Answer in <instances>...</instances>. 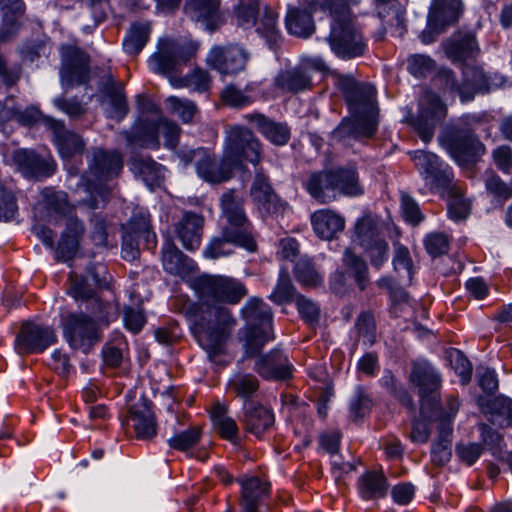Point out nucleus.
Returning a JSON list of instances; mask_svg holds the SVG:
<instances>
[{
  "label": "nucleus",
  "instance_id": "1",
  "mask_svg": "<svg viewBox=\"0 0 512 512\" xmlns=\"http://www.w3.org/2000/svg\"><path fill=\"white\" fill-rule=\"evenodd\" d=\"M199 297L193 320V334L211 362L223 365L225 344L237 320L230 309L221 304H237L246 296L245 286L238 280L220 275H202L193 281Z\"/></svg>",
  "mask_w": 512,
  "mask_h": 512
},
{
  "label": "nucleus",
  "instance_id": "2",
  "mask_svg": "<svg viewBox=\"0 0 512 512\" xmlns=\"http://www.w3.org/2000/svg\"><path fill=\"white\" fill-rule=\"evenodd\" d=\"M311 8L329 11L331 25L327 40L337 57L350 60L365 54L367 42L362 26L345 0H312Z\"/></svg>",
  "mask_w": 512,
  "mask_h": 512
},
{
  "label": "nucleus",
  "instance_id": "3",
  "mask_svg": "<svg viewBox=\"0 0 512 512\" xmlns=\"http://www.w3.org/2000/svg\"><path fill=\"white\" fill-rule=\"evenodd\" d=\"M123 168V159L118 151L93 149L88 160V173L82 177V185L88 193L83 200L90 209L104 207L109 200L112 187L109 181L118 177Z\"/></svg>",
  "mask_w": 512,
  "mask_h": 512
},
{
  "label": "nucleus",
  "instance_id": "4",
  "mask_svg": "<svg viewBox=\"0 0 512 512\" xmlns=\"http://www.w3.org/2000/svg\"><path fill=\"white\" fill-rule=\"evenodd\" d=\"M440 146L459 166L475 164L485 154V145L464 118L446 125L438 137Z\"/></svg>",
  "mask_w": 512,
  "mask_h": 512
},
{
  "label": "nucleus",
  "instance_id": "5",
  "mask_svg": "<svg viewBox=\"0 0 512 512\" xmlns=\"http://www.w3.org/2000/svg\"><path fill=\"white\" fill-rule=\"evenodd\" d=\"M242 316L247 323L245 337V356L252 358L264 345L274 339L272 329V311L259 298H251L242 308Z\"/></svg>",
  "mask_w": 512,
  "mask_h": 512
},
{
  "label": "nucleus",
  "instance_id": "6",
  "mask_svg": "<svg viewBox=\"0 0 512 512\" xmlns=\"http://www.w3.org/2000/svg\"><path fill=\"white\" fill-rule=\"evenodd\" d=\"M425 187L429 192L444 196L454 185L462 183L454 179V171L438 155L417 150L411 154Z\"/></svg>",
  "mask_w": 512,
  "mask_h": 512
},
{
  "label": "nucleus",
  "instance_id": "7",
  "mask_svg": "<svg viewBox=\"0 0 512 512\" xmlns=\"http://www.w3.org/2000/svg\"><path fill=\"white\" fill-rule=\"evenodd\" d=\"M61 326L69 347L84 354H88L103 338L102 329L83 311L70 312L63 316Z\"/></svg>",
  "mask_w": 512,
  "mask_h": 512
},
{
  "label": "nucleus",
  "instance_id": "8",
  "mask_svg": "<svg viewBox=\"0 0 512 512\" xmlns=\"http://www.w3.org/2000/svg\"><path fill=\"white\" fill-rule=\"evenodd\" d=\"M198 48L199 45L192 41L163 39L150 57L149 66L153 72L168 76L180 71L195 56Z\"/></svg>",
  "mask_w": 512,
  "mask_h": 512
},
{
  "label": "nucleus",
  "instance_id": "9",
  "mask_svg": "<svg viewBox=\"0 0 512 512\" xmlns=\"http://www.w3.org/2000/svg\"><path fill=\"white\" fill-rule=\"evenodd\" d=\"M181 160L186 164L195 165L197 175L207 183L220 184L232 178L234 166L225 153L218 159L209 149L199 147L181 151Z\"/></svg>",
  "mask_w": 512,
  "mask_h": 512
},
{
  "label": "nucleus",
  "instance_id": "10",
  "mask_svg": "<svg viewBox=\"0 0 512 512\" xmlns=\"http://www.w3.org/2000/svg\"><path fill=\"white\" fill-rule=\"evenodd\" d=\"M224 153L234 168L244 162L257 166L262 160V144L248 128L234 126L227 132Z\"/></svg>",
  "mask_w": 512,
  "mask_h": 512
},
{
  "label": "nucleus",
  "instance_id": "11",
  "mask_svg": "<svg viewBox=\"0 0 512 512\" xmlns=\"http://www.w3.org/2000/svg\"><path fill=\"white\" fill-rule=\"evenodd\" d=\"M447 107L433 92L424 93L418 100L417 114L409 112L405 116V123L411 126L420 139L428 143L434 135L438 122L446 117Z\"/></svg>",
  "mask_w": 512,
  "mask_h": 512
},
{
  "label": "nucleus",
  "instance_id": "12",
  "mask_svg": "<svg viewBox=\"0 0 512 512\" xmlns=\"http://www.w3.org/2000/svg\"><path fill=\"white\" fill-rule=\"evenodd\" d=\"M410 381L419 388L420 410L424 417L433 418L441 410L448 411L447 404L446 408L439 406L441 378L430 364L427 362L413 364Z\"/></svg>",
  "mask_w": 512,
  "mask_h": 512
},
{
  "label": "nucleus",
  "instance_id": "13",
  "mask_svg": "<svg viewBox=\"0 0 512 512\" xmlns=\"http://www.w3.org/2000/svg\"><path fill=\"white\" fill-rule=\"evenodd\" d=\"M353 242L364 249L374 268L379 269L388 260L389 245L381 234L378 222L371 216L357 220Z\"/></svg>",
  "mask_w": 512,
  "mask_h": 512
},
{
  "label": "nucleus",
  "instance_id": "14",
  "mask_svg": "<svg viewBox=\"0 0 512 512\" xmlns=\"http://www.w3.org/2000/svg\"><path fill=\"white\" fill-rule=\"evenodd\" d=\"M448 411L441 410L436 417L430 418L438 422V436L431 447V461L436 466L446 465L452 456L453 420L459 410L460 401L457 396L447 397Z\"/></svg>",
  "mask_w": 512,
  "mask_h": 512
},
{
  "label": "nucleus",
  "instance_id": "15",
  "mask_svg": "<svg viewBox=\"0 0 512 512\" xmlns=\"http://www.w3.org/2000/svg\"><path fill=\"white\" fill-rule=\"evenodd\" d=\"M337 85L351 113H378L376 90L372 85L358 82L349 75L339 76Z\"/></svg>",
  "mask_w": 512,
  "mask_h": 512
},
{
  "label": "nucleus",
  "instance_id": "16",
  "mask_svg": "<svg viewBox=\"0 0 512 512\" xmlns=\"http://www.w3.org/2000/svg\"><path fill=\"white\" fill-rule=\"evenodd\" d=\"M249 53L238 44L215 45L206 56V64L222 75H235L243 71Z\"/></svg>",
  "mask_w": 512,
  "mask_h": 512
},
{
  "label": "nucleus",
  "instance_id": "17",
  "mask_svg": "<svg viewBox=\"0 0 512 512\" xmlns=\"http://www.w3.org/2000/svg\"><path fill=\"white\" fill-rule=\"evenodd\" d=\"M60 78L65 89L87 84L90 80L89 56L77 47H64L61 54Z\"/></svg>",
  "mask_w": 512,
  "mask_h": 512
},
{
  "label": "nucleus",
  "instance_id": "18",
  "mask_svg": "<svg viewBox=\"0 0 512 512\" xmlns=\"http://www.w3.org/2000/svg\"><path fill=\"white\" fill-rule=\"evenodd\" d=\"M56 341L57 335L52 327L24 322L15 339V350L19 355L42 353Z\"/></svg>",
  "mask_w": 512,
  "mask_h": 512
},
{
  "label": "nucleus",
  "instance_id": "19",
  "mask_svg": "<svg viewBox=\"0 0 512 512\" xmlns=\"http://www.w3.org/2000/svg\"><path fill=\"white\" fill-rule=\"evenodd\" d=\"M250 195L264 218L272 217L277 219L283 216L288 208L287 202L283 201L275 193L262 169H256Z\"/></svg>",
  "mask_w": 512,
  "mask_h": 512
},
{
  "label": "nucleus",
  "instance_id": "20",
  "mask_svg": "<svg viewBox=\"0 0 512 512\" xmlns=\"http://www.w3.org/2000/svg\"><path fill=\"white\" fill-rule=\"evenodd\" d=\"M503 83L504 77L499 74L486 73L480 66L463 64L461 100L470 101L476 94L489 93L501 87Z\"/></svg>",
  "mask_w": 512,
  "mask_h": 512
},
{
  "label": "nucleus",
  "instance_id": "21",
  "mask_svg": "<svg viewBox=\"0 0 512 512\" xmlns=\"http://www.w3.org/2000/svg\"><path fill=\"white\" fill-rule=\"evenodd\" d=\"M351 119H343L333 131L338 140L366 141L375 136L378 129V113H351Z\"/></svg>",
  "mask_w": 512,
  "mask_h": 512
},
{
  "label": "nucleus",
  "instance_id": "22",
  "mask_svg": "<svg viewBox=\"0 0 512 512\" xmlns=\"http://www.w3.org/2000/svg\"><path fill=\"white\" fill-rule=\"evenodd\" d=\"M253 370L265 380H287L292 377L293 365L288 356L274 348L268 353L256 354Z\"/></svg>",
  "mask_w": 512,
  "mask_h": 512
},
{
  "label": "nucleus",
  "instance_id": "23",
  "mask_svg": "<svg viewBox=\"0 0 512 512\" xmlns=\"http://www.w3.org/2000/svg\"><path fill=\"white\" fill-rule=\"evenodd\" d=\"M184 13L193 21L201 23L210 32L226 22V13L221 9V0H186Z\"/></svg>",
  "mask_w": 512,
  "mask_h": 512
},
{
  "label": "nucleus",
  "instance_id": "24",
  "mask_svg": "<svg viewBox=\"0 0 512 512\" xmlns=\"http://www.w3.org/2000/svg\"><path fill=\"white\" fill-rule=\"evenodd\" d=\"M12 160L17 170L29 179L47 178L55 172L54 161L42 157L32 149L21 148L15 150Z\"/></svg>",
  "mask_w": 512,
  "mask_h": 512
},
{
  "label": "nucleus",
  "instance_id": "25",
  "mask_svg": "<svg viewBox=\"0 0 512 512\" xmlns=\"http://www.w3.org/2000/svg\"><path fill=\"white\" fill-rule=\"evenodd\" d=\"M85 233L83 222L77 217H69L54 249V258L58 262L68 263L76 256L80 241Z\"/></svg>",
  "mask_w": 512,
  "mask_h": 512
},
{
  "label": "nucleus",
  "instance_id": "26",
  "mask_svg": "<svg viewBox=\"0 0 512 512\" xmlns=\"http://www.w3.org/2000/svg\"><path fill=\"white\" fill-rule=\"evenodd\" d=\"M152 408L153 403L143 396L129 409V419L139 439H151L157 434V423Z\"/></svg>",
  "mask_w": 512,
  "mask_h": 512
},
{
  "label": "nucleus",
  "instance_id": "27",
  "mask_svg": "<svg viewBox=\"0 0 512 512\" xmlns=\"http://www.w3.org/2000/svg\"><path fill=\"white\" fill-rule=\"evenodd\" d=\"M244 119L276 146L286 145L291 138V129L285 122L274 121L258 112L246 114Z\"/></svg>",
  "mask_w": 512,
  "mask_h": 512
},
{
  "label": "nucleus",
  "instance_id": "28",
  "mask_svg": "<svg viewBox=\"0 0 512 512\" xmlns=\"http://www.w3.org/2000/svg\"><path fill=\"white\" fill-rule=\"evenodd\" d=\"M46 124L53 133L54 142L62 158L70 159L83 153L85 149L83 138L79 134L67 130L64 122L48 118Z\"/></svg>",
  "mask_w": 512,
  "mask_h": 512
},
{
  "label": "nucleus",
  "instance_id": "29",
  "mask_svg": "<svg viewBox=\"0 0 512 512\" xmlns=\"http://www.w3.org/2000/svg\"><path fill=\"white\" fill-rule=\"evenodd\" d=\"M203 226L204 218L193 212H185L175 223V233L186 250L195 251L200 247Z\"/></svg>",
  "mask_w": 512,
  "mask_h": 512
},
{
  "label": "nucleus",
  "instance_id": "30",
  "mask_svg": "<svg viewBox=\"0 0 512 512\" xmlns=\"http://www.w3.org/2000/svg\"><path fill=\"white\" fill-rule=\"evenodd\" d=\"M335 201L340 197H359L364 194L355 165L332 167Z\"/></svg>",
  "mask_w": 512,
  "mask_h": 512
},
{
  "label": "nucleus",
  "instance_id": "31",
  "mask_svg": "<svg viewBox=\"0 0 512 512\" xmlns=\"http://www.w3.org/2000/svg\"><path fill=\"white\" fill-rule=\"evenodd\" d=\"M443 49L452 62L461 63L475 58L480 51L475 35L470 32L454 33L443 43Z\"/></svg>",
  "mask_w": 512,
  "mask_h": 512
},
{
  "label": "nucleus",
  "instance_id": "32",
  "mask_svg": "<svg viewBox=\"0 0 512 512\" xmlns=\"http://www.w3.org/2000/svg\"><path fill=\"white\" fill-rule=\"evenodd\" d=\"M242 423L245 430L260 438L274 424V414L260 403H244Z\"/></svg>",
  "mask_w": 512,
  "mask_h": 512
},
{
  "label": "nucleus",
  "instance_id": "33",
  "mask_svg": "<svg viewBox=\"0 0 512 512\" xmlns=\"http://www.w3.org/2000/svg\"><path fill=\"white\" fill-rule=\"evenodd\" d=\"M238 482L241 484V512H260V503L270 494V483L256 476L238 479Z\"/></svg>",
  "mask_w": 512,
  "mask_h": 512
},
{
  "label": "nucleus",
  "instance_id": "34",
  "mask_svg": "<svg viewBox=\"0 0 512 512\" xmlns=\"http://www.w3.org/2000/svg\"><path fill=\"white\" fill-rule=\"evenodd\" d=\"M314 233L322 240H333L345 228V219L332 209H319L311 214Z\"/></svg>",
  "mask_w": 512,
  "mask_h": 512
},
{
  "label": "nucleus",
  "instance_id": "35",
  "mask_svg": "<svg viewBox=\"0 0 512 512\" xmlns=\"http://www.w3.org/2000/svg\"><path fill=\"white\" fill-rule=\"evenodd\" d=\"M164 270L174 276L185 278L194 273L195 262L185 255L173 241L167 240L161 250Z\"/></svg>",
  "mask_w": 512,
  "mask_h": 512
},
{
  "label": "nucleus",
  "instance_id": "36",
  "mask_svg": "<svg viewBox=\"0 0 512 512\" xmlns=\"http://www.w3.org/2000/svg\"><path fill=\"white\" fill-rule=\"evenodd\" d=\"M308 194L319 204H329L335 201L332 167L314 171L304 181Z\"/></svg>",
  "mask_w": 512,
  "mask_h": 512
},
{
  "label": "nucleus",
  "instance_id": "37",
  "mask_svg": "<svg viewBox=\"0 0 512 512\" xmlns=\"http://www.w3.org/2000/svg\"><path fill=\"white\" fill-rule=\"evenodd\" d=\"M221 232L234 246L243 248L248 252H255L258 248L254 226L248 217L226 221V225L222 227Z\"/></svg>",
  "mask_w": 512,
  "mask_h": 512
},
{
  "label": "nucleus",
  "instance_id": "38",
  "mask_svg": "<svg viewBox=\"0 0 512 512\" xmlns=\"http://www.w3.org/2000/svg\"><path fill=\"white\" fill-rule=\"evenodd\" d=\"M130 170L148 187L160 186L164 179L165 168L149 155L135 154L129 161Z\"/></svg>",
  "mask_w": 512,
  "mask_h": 512
},
{
  "label": "nucleus",
  "instance_id": "39",
  "mask_svg": "<svg viewBox=\"0 0 512 512\" xmlns=\"http://www.w3.org/2000/svg\"><path fill=\"white\" fill-rule=\"evenodd\" d=\"M126 140L129 145L158 149L160 146L158 117L140 118L131 131L126 133Z\"/></svg>",
  "mask_w": 512,
  "mask_h": 512
},
{
  "label": "nucleus",
  "instance_id": "40",
  "mask_svg": "<svg viewBox=\"0 0 512 512\" xmlns=\"http://www.w3.org/2000/svg\"><path fill=\"white\" fill-rule=\"evenodd\" d=\"M463 13L462 0H433L429 11V25L444 29L455 24Z\"/></svg>",
  "mask_w": 512,
  "mask_h": 512
},
{
  "label": "nucleus",
  "instance_id": "41",
  "mask_svg": "<svg viewBox=\"0 0 512 512\" xmlns=\"http://www.w3.org/2000/svg\"><path fill=\"white\" fill-rule=\"evenodd\" d=\"M357 489L363 500L383 499L388 494V479L382 471H366L358 478Z\"/></svg>",
  "mask_w": 512,
  "mask_h": 512
},
{
  "label": "nucleus",
  "instance_id": "42",
  "mask_svg": "<svg viewBox=\"0 0 512 512\" xmlns=\"http://www.w3.org/2000/svg\"><path fill=\"white\" fill-rule=\"evenodd\" d=\"M81 311L90 316L102 330L119 316L118 306L113 302L103 300L98 294L89 302L84 303Z\"/></svg>",
  "mask_w": 512,
  "mask_h": 512
},
{
  "label": "nucleus",
  "instance_id": "43",
  "mask_svg": "<svg viewBox=\"0 0 512 512\" xmlns=\"http://www.w3.org/2000/svg\"><path fill=\"white\" fill-rule=\"evenodd\" d=\"M275 86L284 93H299L312 87L311 77L303 67H294L278 73Z\"/></svg>",
  "mask_w": 512,
  "mask_h": 512
},
{
  "label": "nucleus",
  "instance_id": "44",
  "mask_svg": "<svg viewBox=\"0 0 512 512\" xmlns=\"http://www.w3.org/2000/svg\"><path fill=\"white\" fill-rule=\"evenodd\" d=\"M228 407L220 402L215 403L210 411L214 427L222 439L233 444L239 443V428L236 421L227 416Z\"/></svg>",
  "mask_w": 512,
  "mask_h": 512
},
{
  "label": "nucleus",
  "instance_id": "45",
  "mask_svg": "<svg viewBox=\"0 0 512 512\" xmlns=\"http://www.w3.org/2000/svg\"><path fill=\"white\" fill-rule=\"evenodd\" d=\"M259 387L260 382L252 373H235L227 382V391L241 398L245 403L257 396Z\"/></svg>",
  "mask_w": 512,
  "mask_h": 512
},
{
  "label": "nucleus",
  "instance_id": "46",
  "mask_svg": "<svg viewBox=\"0 0 512 512\" xmlns=\"http://www.w3.org/2000/svg\"><path fill=\"white\" fill-rule=\"evenodd\" d=\"M103 93L108 98L109 109L108 117L116 121H121L126 117L129 111L126 96L123 92V86L110 78L103 89Z\"/></svg>",
  "mask_w": 512,
  "mask_h": 512
},
{
  "label": "nucleus",
  "instance_id": "47",
  "mask_svg": "<svg viewBox=\"0 0 512 512\" xmlns=\"http://www.w3.org/2000/svg\"><path fill=\"white\" fill-rule=\"evenodd\" d=\"M285 24L287 31L296 37L308 38L315 31L312 14L300 8H290L287 12Z\"/></svg>",
  "mask_w": 512,
  "mask_h": 512
},
{
  "label": "nucleus",
  "instance_id": "48",
  "mask_svg": "<svg viewBox=\"0 0 512 512\" xmlns=\"http://www.w3.org/2000/svg\"><path fill=\"white\" fill-rule=\"evenodd\" d=\"M466 186L464 183L454 185L444 196L447 197V212L454 221L465 220L471 209L470 201L465 197Z\"/></svg>",
  "mask_w": 512,
  "mask_h": 512
},
{
  "label": "nucleus",
  "instance_id": "49",
  "mask_svg": "<svg viewBox=\"0 0 512 512\" xmlns=\"http://www.w3.org/2000/svg\"><path fill=\"white\" fill-rule=\"evenodd\" d=\"M151 25L149 22H133L124 39L123 50L128 55H137L149 41Z\"/></svg>",
  "mask_w": 512,
  "mask_h": 512
},
{
  "label": "nucleus",
  "instance_id": "50",
  "mask_svg": "<svg viewBox=\"0 0 512 512\" xmlns=\"http://www.w3.org/2000/svg\"><path fill=\"white\" fill-rule=\"evenodd\" d=\"M278 13L269 6L263 8L256 31L266 40L271 49L281 42V34L277 25Z\"/></svg>",
  "mask_w": 512,
  "mask_h": 512
},
{
  "label": "nucleus",
  "instance_id": "51",
  "mask_svg": "<svg viewBox=\"0 0 512 512\" xmlns=\"http://www.w3.org/2000/svg\"><path fill=\"white\" fill-rule=\"evenodd\" d=\"M484 413L489 416L492 424L500 427L512 426V399L497 396L488 401Z\"/></svg>",
  "mask_w": 512,
  "mask_h": 512
},
{
  "label": "nucleus",
  "instance_id": "52",
  "mask_svg": "<svg viewBox=\"0 0 512 512\" xmlns=\"http://www.w3.org/2000/svg\"><path fill=\"white\" fill-rule=\"evenodd\" d=\"M484 183L487 194L497 205L503 206L512 197V181H503L495 171H486Z\"/></svg>",
  "mask_w": 512,
  "mask_h": 512
},
{
  "label": "nucleus",
  "instance_id": "53",
  "mask_svg": "<svg viewBox=\"0 0 512 512\" xmlns=\"http://www.w3.org/2000/svg\"><path fill=\"white\" fill-rule=\"evenodd\" d=\"M343 263L354 278L359 289L362 291L365 290L369 283V271L365 260L350 249H346L343 256Z\"/></svg>",
  "mask_w": 512,
  "mask_h": 512
},
{
  "label": "nucleus",
  "instance_id": "54",
  "mask_svg": "<svg viewBox=\"0 0 512 512\" xmlns=\"http://www.w3.org/2000/svg\"><path fill=\"white\" fill-rule=\"evenodd\" d=\"M220 206L226 221L239 220L247 217L244 210V199L234 189L224 192L220 198Z\"/></svg>",
  "mask_w": 512,
  "mask_h": 512
},
{
  "label": "nucleus",
  "instance_id": "55",
  "mask_svg": "<svg viewBox=\"0 0 512 512\" xmlns=\"http://www.w3.org/2000/svg\"><path fill=\"white\" fill-rule=\"evenodd\" d=\"M171 84L176 88L193 87L198 92H206L210 89L212 79L208 71L196 68L184 77H172Z\"/></svg>",
  "mask_w": 512,
  "mask_h": 512
},
{
  "label": "nucleus",
  "instance_id": "56",
  "mask_svg": "<svg viewBox=\"0 0 512 512\" xmlns=\"http://www.w3.org/2000/svg\"><path fill=\"white\" fill-rule=\"evenodd\" d=\"M146 109L158 117L159 135L161 134L165 138L164 145L170 149L175 148L178 144L180 127L176 123L163 118L160 108L154 103L148 102Z\"/></svg>",
  "mask_w": 512,
  "mask_h": 512
},
{
  "label": "nucleus",
  "instance_id": "57",
  "mask_svg": "<svg viewBox=\"0 0 512 512\" xmlns=\"http://www.w3.org/2000/svg\"><path fill=\"white\" fill-rule=\"evenodd\" d=\"M69 287L68 294L75 299L79 307L82 308L83 304L89 302L97 295L96 291L88 284L85 277L72 272L69 274Z\"/></svg>",
  "mask_w": 512,
  "mask_h": 512
},
{
  "label": "nucleus",
  "instance_id": "58",
  "mask_svg": "<svg viewBox=\"0 0 512 512\" xmlns=\"http://www.w3.org/2000/svg\"><path fill=\"white\" fill-rule=\"evenodd\" d=\"M234 9L238 26L251 28L257 24V15L260 11L259 0H237Z\"/></svg>",
  "mask_w": 512,
  "mask_h": 512
},
{
  "label": "nucleus",
  "instance_id": "59",
  "mask_svg": "<svg viewBox=\"0 0 512 512\" xmlns=\"http://www.w3.org/2000/svg\"><path fill=\"white\" fill-rule=\"evenodd\" d=\"M294 274L299 283L307 287H315L323 282V277L317 272L313 262L306 257L300 258L294 267Z\"/></svg>",
  "mask_w": 512,
  "mask_h": 512
},
{
  "label": "nucleus",
  "instance_id": "60",
  "mask_svg": "<svg viewBox=\"0 0 512 512\" xmlns=\"http://www.w3.org/2000/svg\"><path fill=\"white\" fill-rule=\"evenodd\" d=\"M295 287L290 279L288 272L281 269L278 277L277 284L270 295V299L278 304L290 303L295 301Z\"/></svg>",
  "mask_w": 512,
  "mask_h": 512
},
{
  "label": "nucleus",
  "instance_id": "61",
  "mask_svg": "<svg viewBox=\"0 0 512 512\" xmlns=\"http://www.w3.org/2000/svg\"><path fill=\"white\" fill-rule=\"evenodd\" d=\"M201 435L202 431L199 426H190L168 439V445L172 449L184 452L196 446L201 439Z\"/></svg>",
  "mask_w": 512,
  "mask_h": 512
},
{
  "label": "nucleus",
  "instance_id": "62",
  "mask_svg": "<svg viewBox=\"0 0 512 512\" xmlns=\"http://www.w3.org/2000/svg\"><path fill=\"white\" fill-rule=\"evenodd\" d=\"M380 384L402 405L413 409V399L407 390L397 381L390 370H385L380 379Z\"/></svg>",
  "mask_w": 512,
  "mask_h": 512
},
{
  "label": "nucleus",
  "instance_id": "63",
  "mask_svg": "<svg viewBox=\"0 0 512 512\" xmlns=\"http://www.w3.org/2000/svg\"><path fill=\"white\" fill-rule=\"evenodd\" d=\"M250 88L247 86L244 90L239 89L234 84H229L223 88L220 98L224 105L241 108L253 103L254 98L249 95Z\"/></svg>",
  "mask_w": 512,
  "mask_h": 512
},
{
  "label": "nucleus",
  "instance_id": "64",
  "mask_svg": "<svg viewBox=\"0 0 512 512\" xmlns=\"http://www.w3.org/2000/svg\"><path fill=\"white\" fill-rule=\"evenodd\" d=\"M355 328L359 337L368 345H373L376 341V322L371 311L361 312L355 322Z\"/></svg>",
  "mask_w": 512,
  "mask_h": 512
}]
</instances>
